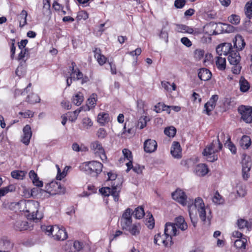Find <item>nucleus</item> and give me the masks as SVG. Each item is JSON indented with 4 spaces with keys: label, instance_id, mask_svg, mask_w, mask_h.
Wrapping results in <instances>:
<instances>
[{
    "label": "nucleus",
    "instance_id": "603ef678",
    "mask_svg": "<svg viewBox=\"0 0 252 252\" xmlns=\"http://www.w3.org/2000/svg\"><path fill=\"white\" fill-rule=\"evenodd\" d=\"M89 17L88 14L86 11L82 10L78 12L77 17L76 18L77 21L81 20H85Z\"/></svg>",
    "mask_w": 252,
    "mask_h": 252
},
{
    "label": "nucleus",
    "instance_id": "e2e57ef3",
    "mask_svg": "<svg viewBox=\"0 0 252 252\" xmlns=\"http://www.w3.org/2000/svg\"><path fill=\"white\" fill-rule=\"evenodd\" d=\"M72 149L76 152H79L80 151H86L88 150L87 147H84L83 148L82 147H80L79 145L77 143H74L72 145Z\"/></svg>",
    "mask_w": 252,
    "mask_h": 252
},
{
    "label": "nucleus",
    "instance_id": "c85d7f7f",
    "mask_svg": "<svg viewBox=\"0 0 252 252\" xmlns=\"http://www.w3.org/2000/svg\"><path fill=\"white\" fill-rule=\"evenodd\" d=\"M178 30L180 32H186L190 34H197L200 32L194 31L193 29L190 27H189L185 25H178Z\"/></svg>",
    "mask_w": 252,
    "mask_h": 252
},
{
    "label": "nucleus",
    "instance_id": "69168bd1",
    "mask_svg": "<svg viewBox=\"0 0 252 252\" xmlns=\"http://www.w3.org/2000/svg\"><path fill=\"white\" fill-rule=\"evenodd\" d=\"M43 11L44 12L46 11V12L50 11V0H43Z\"/></svg>",
    "mask_w": 252,
    "mask_h": 252
},
{
    "label": "nucleus",
    "instance_id": "37998d69",
    "mask_svg": "<svg viewBox=\"0 0 252 252\" xmlns=\"http://www.w3.org/2000/svg\"><path fill=\"white\" fill-rule=\"evenodd\" d=\"M133 213L135 218L138 219H141L145 215L144 209L141 206L136 208Z\"/></svg>",
    "mask_w": 252,
    "mask_h": 252
},
{
    "label": "nucleus",
    "instance_id": "338daca9",
    "mask_svg": "<svg viewBox=\"0 0 252 252\" xmlns=\"http://www.w3.org/2000/svg\"><path fill=\"white\" fill-rule=\"evenodd\" d=\"M19 114L23 116L24 118H31L33 116V113L31 110H28L25 112H20Z\"/></svg>",
    "mask_w": 252,
    "mask_h": 252
},
{
    "label": "nucleus",
    "instance_id": "f704fd0d",
    "mask_svg": "<svg viewBox=\"0 0 252 252\" xmlns=\"http://www.w3.org/2000/svg\"><path fill=\"white\" fill-rule=\"evenodd\" d=\"M251 144V138L247 135H244L240 141V145L243 149H248Z\"/></svg>",
    "mask_w": 252,
    "mask_h": 252
},
{
    "label": "nucleus",
    "instance_id": "20e7f679",
    "mask_svg": "<svg viewBox=\"0 0 252 252\" xmlns=\"http://www.w3.org/2000/svg\"><path fill=\"white\" fill-rule=\"evenodd\" d=\"M120 187L118 185H115L114 183L112 185L111 188L109 187H103L99 189L100 193L105 196H109L111 195L115 201L119 200V192L120 191Z\"/></svg>",
    "mask_w": 252,
    "mask_h": 252
},
{
    "label": "nucleus",
    "instance_id": "dca6fc26",
    "mask_svg": "<svg viewBox=\"0 0 252 252\" xmlns=\"http://www.w3.org/2000/svg\"><path fill=\"white\" fill-rule=\"evenodd\" d=\"M157 143L155 140L149 139L144 143V149L145 152L151 153L155 152L157 148Z\"/></svg>",
    "mask_w": 252,
    "mask_h": 252
},
{
    "label": "nucleus",
    "instance_id": "13d9d810",
    "mask_svg": "<svg viewBox=\"0 0 252 252\" xmlns=\"http://www.w3.org/2000/svg\"><path fill=\"white\" fill-rule=\"evenodd\" d=\"M164 108H168L167 105H165L164 103L159 102L155 105V111L157 113H160L164 110Z\"/></svg>",
    "mask_w": 252,
    "mask_h": 252
},
{
    "label": "nucleus",
    "instance_id": "3c124183",
    "mask_svg": "<svg viewBox=\"0 0 252 252\" xmlns=\"http://www.w3.org/2000/svg\"><path fill=\"white\" fill-rule=\"evenodd\" d=\"M227 142H228V143H225L224 145L225 146H226L228 148L232 154H236V148L235 146L230 141V137L229 136H228L227 137Z\"/></svg>",
    "mask_w": 252,
    "mask_h": 252
},
{
    "label": "nucleus",
    "instance_id": "4468645a",
    "mask_svg": "<svg viewBox=\"0 0 252 252\" xmlns=\"http://www.w3.org/2000/svg\"><path fill=\"white\" fill-rule=\"evenodd\" d=\"M219 96L218 95H213L210 98V100L205 104L204 108L205 111L208 115H210V112H211L215 108L216 105V102L218 100Z\"/></svg>",
    "mask_w": 252,
    "mask_h": 252
},
{
    "label": "nucleus",
    "instance_id": "39448f33",
    "mask_svg": "<svg viewBox=\"0 0 252 252\" xmlns=\"http://www.w3.org/2000/svg\"><path fill=\"white\" fill-rule=\"evenodd\" d=\"M194 206L197 209L199 217L200 219L204 222H206L207 220L208 223H210V218L208 216L207 219H206V212L205 208V205L202 198L198 197L195 199Z\"/></svg>",
    "mask_w": 252,
    "mask_h": 252
},
{
    "label": "nucleus",
    "instance_id": "6ab92c4d",
    "mask_svg": "<svg viewBox=\"0 0 252 252\" xmlns=\"http://www.w3.org/2000/svg\"><path fill=\"white\" fill-rule=\"evenodd\" d=\"M240 60L241 57L238 51H235L233 49L228 55V60L231 64H238Z\"/></svg>",
    "mask_w": 252,
    "mask_h": 252
},
{
    "label": "nucleus",
    "instance_id": "2eb2a0df",
    "mask_svg": "<svg viewBox=\"0 0 252 252\" xmlns=\"http://www.w3.org/2000/svg\"><path fill=\"white\" fill-rule=\"evenodd\" d=\"M164 234L165 236L172 238V236L177 235L179 233L174 223L167 222L165 226Z\"/></svg>",
    "mask_w": 252,
    "mask_h": 252
},
{
    "label": "nucleus",
    "instance_id": "c9c22d12",
    "mask_svg": "<svg viewBox=\"0 0 252 252\" xmlns=\"http://www.w3.org/2000/svg\"><path fill=\"white\" fill-rule=\"evenodd\" d=\"M246 243L247 239L245 238H241L235 240L234 246L237 249L243 250L246 248Z\"/></svg>",
    "mask_w": 252,
    "mask_h": 252
},
{
    "label": "nucleus",
    "instance_id": "c756f323",
    "mask_svg": "<svg viewBox=\"0 0 252 252\" xmlns=\"http://www.w3.org/2000/svg\"><path fill=\"white\" fill-rule=\"evenodd\" d=\"M242 164V169L246 168L248 169V170H251L252 162L250 157L243 154Z\"/></svg>",
    "mask_w": 252,
    "mask_h": 252
},
{
    "label": "nucleus",
    "instance_id": "a18cd8bd",
    "mask_svg": "<svg viewBox=\"0 0 252 252\" xmlns=\"http://www.w3.org/2000/svg\"><path fill=\"white\" fill-rule=\"evenodd\" d=\"M147 217H149V218L147 219L145 224L149 229H152L155 226V220L154 218L153 215L150 213L147 215Z\"/></svg>",
    "mask_w": 252,
    "mask_h": 252
},
{
    "label": "nucleus",
    "instance_id": "6e6552de",
    "mask_svg": "<svg viewBox=\"0 0 252 252\" xmlns=\"http://www.w3.org/2000/svg\"><path fill=\"white\" fill-rule=\"evenodd\" d=\"M132 211L130 208H127L123 213L121 219L120 223L123 230H126L132 225Z\"/></svg>",
    "mask_w": 252,
    "mask_h": 252
},
{
    "label": "nucleus",
    "instance_id": "0eeeda50",
    "mask_svg": "<svg viewBox=\"0 0 252 252\" xmlns=\"http://www.w3.org/2000/svg\"><path fill=\"white\" fill-rule=\"evenodd\" d=\"M241 119L246 123L252 122V106L242 105L238 108Z\"/></svg>",
    "mask_w": 252,
    "mask_h": 252
},
{
    "label": "nucleus",
    "instance_id": "f03ea898",
    "mask_svg": "<svg viewBox=\"0 0 252 252\" xmlns=\"http://www.w3.org/2000/svg\"><path fill=\"white\" fill-rule=\"evenodd\" d=\"M102 167L103 164L95 160L84 162L79 167L81 171L95 177H97L101 172Z\"/></svg>",
    "mask_w": 252,
    "mask_h": 252
},
{
    "label": "nucleus",
    "instance_id": "423d86ee",
    "mask_svg": "<svg viewBox=\"0 0 252 252\" xmlns=\"http://www.w3.org/2000/svg\"><path fill=\"white\" fill-rule=\"evenodd\" d=\"M96 157H98L103 162L107 160V157L101 144L98 141L93 142L90 146Z\"/></svg>",
    "mask_w": 252,
    "mask_h": 252
},
{
    "label": "nucleus",
    "instance_id": "bb28decb",
    "mask_svg": "<svg viewBox=\"0 0 252 252\" xmlns=\"http://www.w3.org/2000/svg\"><path fill=\"white\" fill-rule=\"evenodd\" d=\"M237 224L240 229H243L247 228L248 230H250L252 228V222H249L243 219H238L237 220Z\"/></svg>",
    "mask_w": 252,
    "mask_h": 252
},
{
    "label": "nucleus",
    "instance_id": "49530a36",
    "mask_svg": "<svg viewBox=\"0 0 252 252\" xmlns=\"http://www.w3.org/2000/svg\"><path fill=\"white\" fill-rule=\"evenodd\" d=\"M43 231L45 232L47 235L50 236L54 235L55 226L49 225V226H43L41 227Z\"/></svg>",
    "mask_w": 252,
    "mask_h": 252
},
{
    "label": "nucleus",
    "instance_id": "412c9836",
    "mask_svg": "<svg viewBox=\"0 0 252 252\" xmlns=\"http://www.w3.org/2000/svg\"><path fill=\"white\" fill-rule=\"evenodd\" d=\"M212 73L210 70L205 68H202L199 69L198 73V76L199 79L202 81H208L211 78Z\"/></svg>",
    "mask_w": 252,
    "mask_h": 252
},
{
    "label": "nucleus",
    "instance_id": "72a5a7b5",
    "mask_svg": "<svg viewBox=\"0 0 252 252\" xmlns=\"http://www.w3.org/2000/svg\"><path fill=\"white\" fill-rule=\"evenodd\" d=\"M216 64L217 68L220 70H223L226 68V59L218 56L216 58Z\"/></svg>",
    "mask_w": 252,
    "mask_h": 252
},
{
    "label": "nucleus",
    "instance_id": "e433bc0d",
    "mask_svg": "<svg viewBox=\"0 0 252 252\" xmlns=\"http://www.w3.org/2000/svg\"><path fill=\"white\" fill-rule=\"evenodd\" d=\"M16 187L14 185H10L7 187L0 189V197L4 196L9 192L15 191Z\"/></svg>",
    "mask_w": 252,
    "mask_h": 252
},
{
    "label": "nucleus",
    "instance_id": "9d476101",
    "mask_svg": "<svg viewBox=\"0 0 252 252\" xmlns=\"http://www.w3.org/2000/svg\"><path fill=\"white\" fill-rule=\"evenodd\" d=\"M14 247V243L6 236L0 237V251L4 252H11Z\"/></svg>",
    "mask_w": 252,
    "mask_h": 252
},
{
    "label": "nucleus",
    "instance_id": "a19ab883",
    "mask_svg": "<svg viewBox=\"0 0 252 252\" xmlns=\"http://www.w3.org/2000/svg\"><path fill=\"white\" fill-rule=\"evenodd\" d=\"M39 96L36 94H32L28 96L26 101L30 103L34 104L40 101Z\"/></svg>",
    "mask_w": 252,
    "mask_h": 252
},
{
    "label": "nucleus",
    "instance_id": "f3484780",
    "mask_svg": "<svg viewBox=\"0 0 252 252\" xmlns=\"http://www.w3.org/2000/svg\"><path fill=\"white\" fill-rule=\"evenodd\" d=\"M23 131V136L22 137L21 141L26 145H28L30 143V141L32 135L31 126L29 125H27L24 127Z\"/></svg>",
    "mask_w": 252,
    "mask_h": 252
},
{
    "label": "nucleus",
    "instance_id": "a211bd4d",
    "mask_svg": "<svg viewBox=\"0 0 252 252\" xmlns=\"http://www.w3.org/2000/svg\"><path fill=\"white\" fill-rule=\"evenodd\" d=\"M171 154L173 157L180 158L182 157V150L178 142L174 141L171 147Z\"/></svg>",
    "mask_w": 252,
    "mask_h": 252
},
{
    "label": "nucleus",
    "instance_id": "5fc2aeb1",
    "mask_svg": "<svg viewBox=\"0 0 252 252\" xmlns=\"http://www.w3.org/2000/svg\"><path fill=\"white\" fill-rule=\"evenodd\" d=\"M147 117L145 116H142L139 119L137 126L139 127L140 129L143 128L144 127L146 126L147 125Z\"/></svg>",
    "mask_w": 252,
    "mask_h": 252
},
{
    "label": "nucleus",
    "instance_id": "f8f14e48",
    "mask_svg": "<svg viewBox=\"0 0 252 252\" xmlns=\"http://www.w3.org/2000/svg\"><path fill=\"white\" fill-rule=\"evenodd\" d=\"M233 49L232 44L230 43H223L219 45L216 48V52L219 56L229 55Z\"/></svg>",
    "mask_w": 252,
    "mask_h": 252
},
{
    "label": "nucleus",
    "instance_id": "09e8293b",
    "mask_svg": "<svg viewBox=\"0 0 252 252\" xmlns=\"http://www.w3.org/2000/svg\"><path fill=\"white\" fill-rule=\"evenodd\" d=\"M164 133L169 137H174L176 132V129L173 126L166 127L164 129Z\"/></svg>",
    "mask_w": 252,
    "mask_h": 252
},
{
    "label": "nucleus",
    "instance_id": "7ed1b4c3",
    "mask_svg": "<svg viewBox=\"0 0 252 252\" xmlns=\"http://www.w3.org/2000/svg\"><path fill=\"white\" fill-rule=\"evenodd\" d=\"M39 203L36 201H28L25 203V211L28 213V218L30 220H40L41 214H38Z\"/></svg>",
    "mask_w": 252,
    "mask_h": 252
},
{
    "label": "nucleus",
    "instance_id": "4be33fe9",
    "mask_svg": "<svg viewBox=\"0 0 252 252\" xmlns=\"http://www.w3.org/2000/svg\"><path fill=\"white\" fill-rule=\"evenodd\" d=\"M194 172L198 176H204L208 172V169L205 164H199L196 166Z\"/></svg>",
    "mask_w": 252,
    "mask_h": 252
},
{
    "label": "nucleus",
    "instance_id": "ddd939ff",
    "mask_svg": "<svg viewBox=\"0 0 252 252\" xmlns=\"http://www.w3.org/2000/svg\"><path fill=\"white\" fill-rule=\"evenodd\" d=\"M53 237L54 239L63 241L67 238V232L64 228H60L57 225H55L54 233Z\"/></svg>",
    "mask_w": 252,
    "mask_h": 252
},
{
    "label": "nucleus",
    "instance_id": "b1692460",
    "mask_svg": "<svg viewBox=\"0 0 252 252\" xmlns=\"http://www.w3.org/2000/svg\"><path fill=\"white\" fill-rule=\"evenodd\" d=\"M176 226H177L182 231H185L188 228V225L182 216H179L175 219L174 223Z\"/></svg>",
    "mask_w": 252,
    "mask_h": 252
},
{
    "label": "nucleus",
    "instance_id": "de8ad7c7",
    "mask_svg": "<svg viewBox=\"0 0 252 252\" xmlns=\"http://www.w3.org/2000/svg\"><path fill=\"white\" fill-rule=\"evenodd\" d=\"M27 15H28L27 12L25 10H23L21 11V13L19 14L20 18L21 19H24L23 24H22L21 20H20L19 22V25H20V27L22 28L27 24Z\"/></svg>",
    "mask_w": 252,
    "mask_h": 252
},
{
    "label": "nucleus",
    "instance_id": "052dcab7",
    "mask_svg": "<svg viewBox=\"0 0 252 252\" xmlns=\"http://www.w3.org/2000/svg\"><path fill=\"white\" fill-rule=\"evenodd\" d=\"M122 152L125 158H126L127 160L132 159L131 152L129 150L124 149Z\"/></svg>",
    "mask_w": 252,
    "mask_h": 252
},
{
    "label": "nucleus",
    "instance_id": "680f3d73",
    "mask_svg": "<svg viewBox=\"0 0 252 252\" xmlns=\"http://www.w3.org/2000/svg\"><path fill=\"white\" fill-rule=\"evenodd\" d=\"M237 192L239 196L244 197L247 193L246 187L243 186L239 187Z\"/></svg>",
    "mask_w": 252,
    "mask_h": 252
},
{
    "label": "nucleus",
    "instance_id": "a878e982",
    "mask_svg": "<svg viewBox=\"0 0 252 252\" xmlns=\"http://www.w3.org/2000/svg\"><path fill=\"white\" fill-rule=\"evenodd\" d=\"M110 121V117L107 113L101 112L97 116V122L102 126H104Z\"/></svg>",
    "mask_w": 252,
    "mask_h": 252
},
{
    "label": "nucleus",
    "instance_id": "f257e3e1",
    "mask_svg": "<svg viewBox=\"0 0 252 252\" xmlns=\"http://www.w3.org/2000/svg\"><path fill=\"white\" fill-rule=\"evenodd\" d=\"M222 144L220 142L219 136L216 140L207 145L202 153L205 158L209 162H214L218 158V153L221 150Z\"/></svg>",
    "mask_w": 252,
    "mask_h": 252
},
{
    "label": "nucleus",
    "instance_id": "7c9ffc66",
    "mask_svg": "<svg viewBox=\"0 0 252 252\" xmlns=\"http://www.w3.org/2000/svg\"><path fill=\"white\" fill-rule=\"evenodd\" d=\"M239 85L240 91L242 92H246L250 89V84L245 78L241 76L239 80Z\"/></svg>",
    "mask_w": 252,
    "mask_h": 252
},
{
    "label": "nucleus",
    "instance_id": "aec40b11",
    "mask_svg": "<svg viewBox=\"0 0 252 252\" xmlns=\"http://www.w3.org/2000/svg\"><path fill=\"white\" fill-rule=\"evenodd\" d=\"M234 48H236V51H241L244 48L246 44L244 39L242 36L239 35L236 36L233 40Z\"/></svg>",
    "mask_w": 252,
    "mask_h": 252
},
{
    "label": "nucleus",
    "instance_id": "bf43d9fd",
    "mask_svg": "<svg viewBox=\"0 0 252 252\" xmlns=\"http://www.w3.org/2000/svg\"><path fill=\"white\" fill-rule=\"evenodd\" d=\"M45 192L43 189H38L37 188H34L31 189V196L36 197H37L39 193Z\"/></svg>",
    "mask_w": 252,
    "mask_h": 252
},
{
    "label": "nucleus",
    "instance_id": "393cba45",
    "mask_svg": "<svg viewBox=\"0 0 252 252\" xmlns=\"http://www.w3.org/2000/svg\"><path fill=\"white\" fill-rule=\"evenodd\" d=\"M94 58L97 60L98 63L100 65H103L107 61V58L101 54L100 49L95 48L94 51Z\"/></svg>",
    "mask_w": 252,
    "mask_h": 252
},
{
    "label": "nucleus",
    "instance_id": "473e14b6",
    "mask_svg": "<svg viewBox=\"0 0 252 252\" xmlns=\"http://www.w3.org/2000/svg\"><path fill=\"white\" fill-rule=\"evenodd\" d=\"M83 100V94L80 92L77 93L72 98V103L77 106L81 105Z\"/></svg>",
    "mask_w": 252,
    "mask_h": 252
},
{
    "label": "nucleus",
    "instance_id": "4d7b16f0",
    "mask_svg": "<svg viewBox=\"0 0 252 252\" xmlns=\"http://www.w3.org/2000/svg\"><path fill=\"white\" fill-rule=\"evenodd\" d=\"M107 133L106 130L103 128H99L96 132V135L98 138L100 139L104 138L106 137Z\"/></svg>",
    "mask_w": 252,
    "mask_h": 252
},
{
    "label": "nucleus",
    "instance_id": "774afa93",
    "mask_svg": "<svg viewBox=\"0 0 252 252\" xmlns=\"http://www.w3.org/2000/svg\"><path fill=\"white\" fill-rule=\"evenodd\" d=\"M69 167L65 166L62 172H60L57 174V179L59 180H61L66 175V171H67Z\"/></svg>",
    "mask_w": 252,
    "mask_h": 252
},
{
    "label": "nucleus",
    "instance_id": "1a4fd4ad",
    "mask_svg": "<svg viewBox=\"0 0 252 252\" xmlns=\"http://www.w3.org/2000/svg\"><path fill=\"white\" fill-rule=\"evenodd\" d=\"M154 242L155 244L160 245L163 244L165 247H167L173 244L172 238L170 237H167L164 234L162 235L158 233L155 236Z\"/></svg>",
    "mask_w": 252,
    "mask_h": 252
},
{
    "label": "nucleus",
    "instance_id": "0e129e2a",
    "mask_svg": "<svg viewBox=\"0 0 252 252\" xmlns=\"http://www.w3.org/2000/svg\"><path fill=\"white\" fill-rule=\"evenodd\" d=\"M186 4L185 0H175L174 5L177 8H183Z\"/></svg>",
    "mask_w": 252,
    "mask_h": 252
},
{
    "label": "nucleus",
    "instance_id": "6e6d98bb",
    "mask_svg": "<svg viewBox=\"0 0 252 252\" xmlns=\"http://www.w3.org/2000/svg\"><path fill=\"white\" fill-rule=\"evenodd\" d=\"M194 58L197 60L202 59L204 55V51L202 49H196L194 51Z\"/></svg>",
    "mask_w": 252,
    "mask_h": 252
},
{
    "label": "nucleus",
    "instance_id": "9b49d317",
    "mask_svg": "<svg viewBox=\"0 0 252 252\" xmlns=\"http://www.w3.org/2000/svg\"><path fill=\"white\" fill-rule=\"evenodd\" d=\"M174 200H176L183 206H185L187 202V196L185 192L180 189H177L172 193Z\"/></svg>",
    "mask_w": 252,
    "mask_h": 252
},
{
    "label": "nucleus",
    "instance_id": "5701e85b",
    "mask_svg": "<svg viewBox=\"0 0 252 252\" xmlns=\"http://www.w3.org/2000/svg\"><path fill=\"white\" fill-rule=\"evenodd\" d=\"M29 227L28 223L26 220H17L14 224V228L16 230L23 231L27 230Z\"/></svg>",
    "mask_w": 252,
    "mask_h": 252
},
{
    "label": "nucleus",
    "instance_id": "ea45409f",
    "mask_svg": "<svg viewBox=\"0 0 252 252\" xmlns=\"http://www.w3.org/2000/svg\"><path fill=\"white\" fill-rule=\"evenodd\" d=\"M168 22L165 21V23L163 25L162 29L159 34L160 37L165 39L166 42L168 41V31L166 29V27L168 26Z\"/></svg>",
    "mask_w": 252,
    "mask_h": 252
},
{
    "label": "nucleus",
    "instance_id": "cd10ccee",
    "mask_svg": "<svg viewBox=\"0 0 252 252\" xmlns=\"http://www.w3.org/2000/svg\"><path fill=\"white\" fill-rule=\"evenodd\" d=\"M29 177L32 181L33 184L37 187H41L43 186V182L39 180L37 175L33 170H31L29 172Z\"/></svg>",
    "mask_w": 252,
    "mask_h": 252
},
{
    "label": "nucleus",
    "instance_id": "4c0bfd02",
    "mask_svg": "<svg viewBox=\"0 0 252 252\" xmlns=\"http://www.w3.org/2000/svg\"><path fill=\"white\" fill-rule=\"evenodd\" d=\"M27 172L22 170H14L11 172V177L14 179L22 180L25 176Z\"/></svg>",
    "mask_w": 252,
    "mask_h": 252
},
{
    "label": "nucleus",
    "instance_id": "58836bf2",
    "mask_svg": "<svg viewBox=\"0 0 252 252\" xmlns=\"http://www.w3.org/2000/svg\"><path fill=\"white\" fill-rule=\"evenodd\" d=\"M97 100V95L96 94H93L87 100V105L89 109L95 107L96 101Z\"/></svg>",
    "mask_w": 252,
    "mask_h": 252
},
{
    "label": "nucleus",
    "instance_id": "79ce46f5",
    "mask_svg": "<svg viewBox=\"0 0 252 252\" xmlns=\"http://www.w3.org/2000/svg\"><path fill=\"white\" fill-rule=\"evenodd\" d=\"M245 14L249 19L252 17V1L248 2L246 4Z\"/></svg>",
    "mask_w": 252,
    "mask_h": 252
},
{
    "label": "nucleus",
    "instance_id": "8fccbe9b",
    "mask_svg": "<svg viewBox=\"0 0 252 252\" xmlns=\"http://www.w3.org/2000/svg\"><path fill=\"white\" fill-rule=\"evenodd\" d=\"M228 20L232 24L237 25L240 23V18L238 15L232 14L228 17Z\"/></svg>",
    "mask_w": 252,
    "mask_h": 252
},
{
    "label": "nucleus",
    "instance_id": "864d4df0",
    "mask_svg": "<svg viewBox=\"0 0 252 252\" xmlns=\"http://www.w3.org/2000/svg\"><path fill=\"white\" fill-rule=\"evenodd\" d=\"M213 202L216 204H220L222 203L223 199L219 193L217 191L212 198Z\"/></svg>",
    "mask_w": 252,
    "mask_h": 252
},
{
    "label": "nucleus",
    "instance_id": "2f4dec72",
    "mask_svg": "<svg viewBox=\"0 0 252 252\" xmlns=\"http://www.w3.org/2000/svg\"><path fill=\"white\" fill-rule=\"evenodd\" d=\"M140 229V224L134 223L132 224L126 231H128L132 235L136 236L139 234Z\"/></svg>",
    "mask_w": 252,
    "mask_h": 252
},
{
    "label": "nucleus",
    "instance_id": "c03bdc74",
    "mask_svg": "<svg viewBox=\"0 0 252 252\" xmlns=\"http://www.w3.org/2000/svg\"><path fill=\"white\" fill-rule=\"evenodd\" d=\"M82 124L84 128L88 129L92 127L93 123L91 119L86 117L83 119Z\"/></svg>",
    "mask_w": 252,
    "mask_h": 252
}]
</instances>
